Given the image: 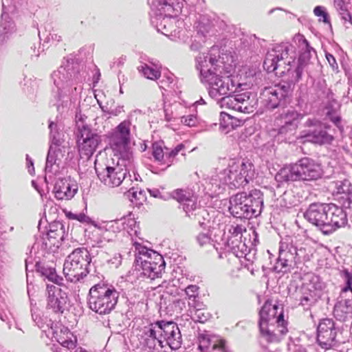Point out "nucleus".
I'll list each match as a JSON object with an SVG mask.
<instances>
[{
    "instance_id": "obj_26",
    "label": "nucleus",
    "mask_w": 352,
    "mask_h": 352,
    "mask_svg": "<svg viewBox=\"0 0 352 352\" xmlns=\"http://www.w3.org/2000/svg\"><path fill=\"white\" fill-rule=\"evenodd\" d=\"M36 271L41 274L42 276L45 277L48 280L52 281L57 285L62 283V277L57 275L54 267H49L41 263H36L35 265Z\"/></svg>"
},
{
    "instance_id": "obj_34",
    "label": "nucleus",
    "mask_w": 352,
    "mask_h": 352,
    "mask_svg": "<svg viewBox=\"0 0 352 352\" xmlns=\"http://www.w3.org/2000/svg\"><path fill=\"white\" fill-rule=\"evenodd\" d=\"M122 225L124 229L126 230L129 234L132 237L133 243L136 241L133 239V236H137L140 241L142 240L140 236V231L139 225L137 223L134 218H124Z\"/></svg>"
},
{
    "instance_id": "obj_38",
    "label": "nucleus",
    "mask_w": 352,
    "mask_h": 352,
    "mask_svg": "<svg viewBox=\"0 0 352 352\" xmlns=\"http://www.w3.org/2000/svg\"><path fill=\"white\" fill-rule=\"evenodd\" d=\"M208 217L209 214L208 211L205 208H202L197 210V212L193 214V217L191 219L197 221L200 228L205 230H208L210 227V222L208 219Z\"/></svg>"
},
{
    "instance_id": "obj_12",
    "label": "nucleus",
    "mask_w": 352,
    "mask_h": 352,
    "mask_svg": "<svg viewBox=\"0 0 352 352\" xmlns=\"http://www.w3.org/2000/svg\"><path fill=\"white\" fill-rule=\"evenodd\" d=\"M329 204L312 203L303 213L304 218L325 234Z\"/></svg>"
},
{
    "instance_id": "obj_16",
    "label": "nucleus",
    "mask_w": 352,
    "mask_h": 352,
    "mask_svg": "<svg viewBox=\"0 0 352 352\" xmlns=\"http://www.w3.org/2000/svg\"><path fill=\"white\" fill-rule=\"evenodd\" d=\"M210 86V94L213 97L223 96L232 91L234 85L228 76L223 77L214 73H210L207 76Z\"/></svg>"
},
{
    "instance_id": "obj_48",
    "label": "nucleus",
    "mask_w": 352,
    "mask_h": 352,
    "mask_svg": "<svg viewBox=\"0 0 352 352\" xmlns=\"http://www.w3.org/2000/svg\"><path fill=\"white\" fill-rule=\"evenodd\" d=\"M280 126L278 129V134L282 135L285 139L289 140L294 135L297 128L285 124H280Z\"/></svg>"
},
{
    "instance_id": "obj_32",
    "label": "nucleus",
    "mask_w": 352,
    "mask_h": 352,
    "mask_svg": "<svg viewBox=\"0 0 352 352\" xmlns=\"http://www.w3.org/2000/svg\"><path fill=\"white\" fill-rule=\"evenodd\" d=\"M199 349L201 352L208 351L212 346H216L220 340L215 337H211L208 333H200L198 336Z\"/></svg>"
},
{
    "instance_id": "obj_15",
    "label": "nucleus",
    "mask_w": 352,
    "mask_h": 352,
    "mask_svg": "<svg viewBox=\"0 0 352 352\" xmlns=\"http://www.w3.org/2000/svg\"><path fill=\"white\" fill-rule=\"evenodd\" d=\"M327 211L328 217L325 229L326 235L330 234L337 229L345 226L348 222L347 214L342 207H339L333 204H329Z\"/></svg>"
},
{
    "instance_id": "obj_13",
    "label": "nucleus",
    "mask_w": 352,
    "mask_h": 352,
    "mask_svg": "<svg viewBox=\"0 0 352 352\" xmlns=\"http://www.w3.org/2000/svg\"><path fill=\"white\" fill-rule=\"evenodd\" d=\"M48 296L47 308L56 314H63L68 309L69 300L67 294L58 287L47 285Z\"/></svg>"
},
{
    "instance_id": "obj_2",
    "label": "nucleus",
    "mask_w": 352,
    "mask_h": 352,
    "mask_svg": "<svg viewBox=\"0 0 352 352\" xmlns=\"http://www.w3.org/2000/svg\"><path fill=\"white\" fill-rule=\"evenodd\" d=\"M135 252V270L138 278L151 280L162 276L166 263L163 256L157 252L148 249L138 241L133 243Z\"/></svg>"
},
{
    "instance_id": "obj_36",
    "label": "nucleus",
    "mask_w": 352,
    "mask_h": 352,
    "mask_svg": "<svg viewBox=\"0 0 352 352\" xmlns=\"http://www.w3.org/2000/svg\"><path fill=\"white\" fill-rule=\"evenodd\" d=\"M330 188L332 190L333 194L346 195V194H349L352 192V185L346 179L333 182L330 186Z\"/></svg>"
},
{
    "instance_id": "obj_62",
    "label": "nucleus",
    "mask_w": 352,
    "mask_h": 352,
    "mask_svg": "<svg viewBox=\"0 0 352 352\" xmlns=\"http://www.w3.org/2000/svg\"><path fill=\"white\" fill-rule=\"evenodd\" d=\"M246 229L243 225H236L232 226L230 232H231L232 237L241 238L243 232H245Z\"/></svg>"
},
{
    "instance_id": "obj_47",
    "label": "nucleus",
    "mask_w": 352,
    "mask_h": 352,
    "mask_svg": "<svg viewBox=\"0 0 352 352\" xmlns=\"http://www.w3.org/2000/svg\"><path fill=\"white\" fill-rule=\"evenodd\" d=\"M183 210L189 218H192L193 214L197 212L199 208H202L197 206L196 197L183 204Z\"/></svg>"
},
{
    "instance_id": "obj_18",
    "label": "nucleus",
    "mask_w": 352,
    "mask_h": 352,
    "mask_svg": "<svg viewBox=\"0 0 352 352\" xmlns=\"http://www.w3.org/2000/svg\"><path fill=\"white\" fill-rule=\"evenodd\" d=\"M77 191L78 186L71 177H59L55 182L54 192L58 199H71Z\"/></svg>"
},
{
    "instance_id": "obj_6",
    "label": "nucleus",
    "mask_w": 352,
    "mask_h": 352,
    "mask_svg": "<svg viewBox=\"0 0 352 352\" xmlns=\"http://www.w3.org/2000/svg\"><path fill=\"white\" fill-rule=\"evenodd\" d=\"M289 45L278 44L267 53L263 67L268 72H274L276 76H283L291 69L294 58L289 55Z\"/></svg>"
},
{
    "instance_id": "obj_39",
    "label": "nucleus",
    "mask_w": 352,
    "mask_h": 352,
    "mask_svg": "<svg viewBox=\"0 0 352 352\" xmlns=\"http://www.w3.org/2000/svg\"><path fill=\"white\" fill-rule=\"evenodd\" d=\"M172 198L176 199L179 203H186L195 198V193L192 190L178 188L173 191L171 193Z\"/></svg>"
},
{
    "instance_id": "obj_59",
    "label": "nucleus",
    "mask_w": 352,
    "mask_h": 352,
    "mask_svg": "<svg viewBox=\"0 0 352 352\" xmlns=\"http://www.w3.org/2000/svg\"><path fill=\"white\" fill-rule=\"evenodd\" d=\"M180 119L183 124L190 127L196 126L198 122L197 117L192 114L184 116Z\"/></svg>"
},
{
    "instance_id": "obj_45",
    "label": "nucleus",
    "mask_w": 352,
    "mask_h": 352,
    "mask_svg": "<svg viewBox=\"0 0 352 352\" xmlns=\"http://www.w3.org/2000/svg\"><path fill=\"white\" fill-rule=\"evenodd\" d=\"M234 241H231V243L232 244V250L233 253L237 256V257H245L246 260L250 261V258H248L249 254H248L247 252V246L245 244L241 241H237V244L234 245Z\"/></svg>"
},
{
    "instance_id": "obj_41",
    "label": "nucleus",
    "mask_w": 352,
    "mask_h": 352,
    "mask_svg": "<svg viewBox=\"0 0 352 352\" xmlns=\"http://www.w3.org/2000/svg\"><path fill=\"white\" fill-rule=\"evenodd\" d=\"M295 255L297 261V265L302 262L308 261L310 259L311 250L306 245L297 246L295 245Z\"/></svg>"
},
{
    "instance_id": "obj_14",
    "label": "nucleus",
    "mask_w": 352,
    "mask_h": 352,
    "mask_svg": "<svg viewBox=\"0 0 352 352\" xmlns=\"http://www.w3.org/2000/svg\"><path fill=\"white\" fill-rule=\"evenodd\" d=\"M161 337L164 345H168L172 350L179 349L182 344V337L177 323L173 321L162 320L160 324Z\"/></svg>"
},
{
    "instance_id": "obj_60",
    "label": "nucleus",
    "mask_w": 352,
    "mask_h": 352,
    "mask_svg": "<svg viewBox=\"0 0 352 352\" xmlns=\"http://www.w3.org/2000/svg\"><path fill=\"white\" fill-rule=\"evenodd\" d=\"M211 237L208 232V230L206 232H201L197 236V241L201 246L206 245L210 242Z\"/></svg>"
},
{
    "instance_id": "obj_58",
    "label": "nucleus",
    "mask_w": 352,
    "mask_h": 352,
    "mask_svg": "<svg viewBox=\"0 0 352 352\" xmlns=\"http://www.w3.org/2000/svg\"><path fill=\"white\" fill-rule=\"evenodd\" d=\"M253 175V165L251 163H240L239 176H248Z\"/></svg>"
},
{
    "instance_id": "obj_31",
    "label": "nucleus",
    "mask_w": 352,
    "mask_h": 352,
    "mask_svg": "<svg viewBox=\"0 0 352 352\" xmlns=\"http://www.w3.org/2000/svg\"><path fill=\"white\" fill-rule=\"evenodd\" d=\"M303 287L322 296L323 290L325 288V283L322 280L320 276L313 274L310 276L309 283L305 284Z\"/></svg>"
},
{
    "instance_id": "obj_52",
    "label": "nucleus",
    "mask_w": 352,
    "mask_h": 352,
    "mask_svg": "<svg viewBox=\"0 0 352 352\" xmlns=\"http://www.w3.org/2000/svg\"><path fill=\"white\" fill-rule=\"evenodd\" d=\"M100 182L109 188H113L120 186L125 177L121 180L120 177H99Z\"/></svg>"
},
{
    "instance_id": "obj_56",
    "label": "nucleus",
    "mask_w": 352,
    "mask_h": 352,
    "mask_svg": "<svg viewBox=\"0 0 352 352\" xmlns=\"http://www.w3.org/2000/svg\"><path fill=\"white\" fill-rule=\"evenodd\" d=\"M352 300V289L342 288L338 301L351 304Z\"/></svg>"
},
{
    "instance_id": "obj_64",
    "label": "nucleus",
    "mask_w": 352,
    "mask_h": 352,
    "mask_svg": "<svg viewBox=\"0 0 352 352\" xmlns=\"http://www.w3.org/2000/svg\"><path fill=\"white\" fill-rule=\"evenodd\" d=\"M340 202L342 204V207L346 208H352V192L342 195L340 199Z\"/></svg>"
},
{
    "instance_id": "obj_27",
    "label": "nucleus",
    "mask_w": 352,
    "mask_h": 352,
    "mask_svg": "<svg viewBox=\"0 0 352 352\" xmlns=\"http://www.w3.org/2000/svg\"><path fill=\"white\" fill-rule=\"evenodd\" d=\"M235 58L232 52L226 51L221 52L218 60H217V65L222 67L226 73L230 74L233 71L235 67Z\"/></svg>"
},
{
    "instance_id": "obj_61",
    "label": "nucleus",
    "mask_w": 352,
    "mask_h": 352,
    "mask_svg": "<svg viewBox=\"0 0 352 352\" xmlns=\"http://www.w3.org/2000/svg\"><path fill=\"white\" fill-rule=\"evenodd\" d=\"M307 61H300V59H298V66L296 67L294 72V79L296 82L299 81L301 79L302 72L305 65H307Z\"/></svg>"
},
{
    "instance_id": "obj_23",
    "label": "nucleus",
    "mask_w": 352,
    "mask_h": 352,
    "mask_svg": "<svg viewBox=\"0 0 352 352\" xmlns=\"http://www.w3.org/2000/svg\"><path fill=\"white\" fill-rule=\"evenodd\" d=\"M321 297L317 293L309 291L308 289L302 287L301 289V296L299 298V305L304 310H309L318 302Z\"/></svg>"
},
{
    "instance_id": "obj_22",
    "label": "nucleus",
    "mask_w": 352,
    "mask_h": 352,
    "mask_svg": "<svg viewBox=\"0 0 352 352\" xmlns=\"http://www.w3.org/2000/svg\"><path fill=\"white\" fill-rule=\"evenodd\" d=\"M303 117V114L292 109L284 111L279 115L278 120L280 124H285L298 129V124Z\"/></svg>"
},
{
    "instance_id": "obj_17",
    "label": "nucleus",
    "mask_w": 352,
    "mask_h": 352,
    "mask_svg": "<svg viewBox=\"0 0 352 352\" xmlns=\"http://www.w3.org/2000/svg\"><path fill=\"white\" fill-rule=\"evenodd\" d=\"M298 140L300 143L310 142L316 144H330L333 137L329 135L322 126L314 129H305L300 132Z\"/></svg>"
},
{
    "instance_id": "obj_54",
    "label": "nucleus",
    "mask_w": 352,
    "mask_h": 352,
    "mask_svg": "<svg viewBox=\"0 0 352 352\" xmlns=\"http://www.w3.org/2000/svg\"><path fill=\"white\" fill-rule=\"evenodd\" d=\"M340 276L344 283L342 288L352 289V273L347 269H344L340 272Z\"/></svg>"
},
{
    "instance_id": "obj_10",
    "label": "nucleus",
    "mask_w": 352,
    "mask_h": 352,
    "mask_svg": "<svg viewBox=\"0 0 352 352\" xmlns=\"http://www.w3.org/2000/svg\"><path fill=\"white\" fill-rule=\"evenodd\" d=\"M131 122L125 120L120 122L109 135V146L113 151H124L131 142Z\"/></svg>"
},
{
    "instance_id": "obj_8",
    "label": "nucleus",
    "mask_w": 352,
    "mask_h": 352,
    "mask_svg": "<svg viewBox=\"0 0 352 352\" xmlns=\"http://www.w3.org/2000/svg\"><path fill=\"white\" fill-rule=\"evenodd\" d=\"M340 334L332 319L324 318L320 321L317 328V341L322 348L330 349L338 342H343Z\"/></svg>"
},
{
    "instance_id": "obj_40",
    "label": "nucleus",
    "mask_w": 352,
    "mask_h": 352,
    "mask_svg": "<svg viewBox=\"0 0 352 352\" xmlns=\"http://www.w3.org/2000/svg\"><path fill=\"white\" fill-rule=\"evenodd\" d=\"M138 70L147 79L157 80L161 77V72L153 69L145 63H142L138 67Z\"/></svg>"
},
{
    "instance_id": "obj_44",
    "label": "nucleus",
    "mask_w": 352,
    "mask_h": 352,
    "mask_svg": "<svg viewBox=\"0 0 352 352\" xmlns=\"http://www.w3.org/2000/svg\"><path fill=\"white\" fill-rule=\"evenodd\" d=\"M32 185L41 196L49 189L47 177H36L32 181Z\"/></svg>"
},
{
    "instance_id": "obj_46",
    "label": "nucleus",
    "mask_w": 352,
    "mask_h": 352,
    "mask_svg": "<svg viewBox=\"0 0 352 352\" xmlns=\"http://www.w3.org/2000/svg\"><path fill=\"white\" fill-rule=\"evenodd\" d=\"M152 155L155 160L162 162L164 158V142H155L152 144Z\"/></svg>"
},
{
    "instance_id": "obj_29",
    "label": "nucleus",
    "mask_w": 352,
    "mask_h": 352,
    "mask_svg": "<svg viewBox=\"0 0 352 352\" xmlns=\"http://www.w3.org/2000/svg\"><path fill=\"white\" fill-rule=\"evenodd\" d=\"M94 168L97 176H110L112 174H118V167H111L107 165L104 159H96L94 163Z\"/></svg>"
},
{
    "instance_id": "obj_3",
    "label": "nucleus",
    "mask_w": 352,
    "mask_h": 352,
    "mask_svg": "<svg viewBox=\"0 0 352 352\" xmlns=\"http://www.w3.org/2000/svg\"><path fill=\"white\" fill-rule=\"evenodd\" d=\"M228 210L236 218L250 219L259 216L263 208V195L259 190L239 192L230 198Z\"/></svg>"
},
{
    "instance_id": "obj_57",
    "label": "nucleus",
    "mask_w": 352,
    "mask_h": 352,
    "mask_svg": "<svg viewBox=\"0 0 352 352\" xmlns=\"http://www.w3.org/2000/svg\"><path fill=\"white\" fill-rule=\"evenodd\" d=\"M209 316V313L205 309L195 311L192 315V318L197 322L204 323L208 320Z\"/></svg>"
},
{
    "instance_id": "obj_4",
    "label": "nucleus",
    "mask_w": 352,
    "mask_h": 352,
    "mask_svg": "<svg viewBox=\"0 0 352 352\" xmlns=\"http://www.w3.org/2000/svg\"><path fill=\"white\" fill-rule=\"evenodd\" d=\"M119 292L111 285L100 282L95 283L89 291L87 305L93 311L106 315L115 308Z\"/></svg>"
},
{
    "instance_id": "obj_1",
    "label": "nucleus",
    "mask_w": 352,
    "mask_h": 352,
    "mask_svg": "<svg viewBox=\"0 0 352 352\" xmlns=\"http://www.w3.org/2000/svg\"><path fill=\"white\" fill-rule=\"evenodd\" d=\"M279 309L278 305L267 300L259 312L260 333L262 338L269 343L279 342L287 332L282 309L278 314Z\"/></svg>"
},
{
    "instance_id": "obj_25",
    "label": "nucleus",
    "mask_w": 352,
    "mask_h": 352,
    "mask_svg": "<svg viewBox=\"0 0 352 352\" xmlns=\"http://www.w3.org/2000/svg\"><path fill=\"white\" fill-rule=\"evenodd\" d=\"M334 317L340 321L345 322L352 319V306L349 303L338 301L333 309Z\"/></svg>"
},
{
    "instance_id": "obj_55",
    "label": "nucleus",
    "mask_w": 352,
    "mask_h": 352,
    "mask_svg": "<svg viewBox=\"0 0 352 352\" xmlns=\"http://www.w3.org/2000/svg\"><path fill=\"white\" fill-rule=\"evenodd\" d=\"M199 287L195 285H188L184 290L186 296L188 297V301L193 300L198 298Z\"/></svg>"
},
{
    "instance_id": "obj_11",
    "label": "nucleus",
    "mask_w": 352,
    "mask_h": 352,
    "mask_svg": "<svg viewBox=\"0 0 352 352\" xmlns=\"http://www.w3.org/2000/svg\"><path fill=\"white\" fill-rule=\"evenodd\" d=\"M295 251V245L292 243L281 241L275 270L278 272H287L292 269L297 267Z\"/></svg>"
},
{
    "instance_id": "obj_9",
    "label": "nucleus",
    "mask_w": 352,
    "mask_h": 352,
    "mask_svg": "<svg viewBox=\"0 0 352 352\" xmlns=\"http://www.w3.org/2000/svg\"><path fill=\"white\" fill-rule=\"evenodd\" d=\"M292 91L291 84L280 82L272 87H265L261 94V102L267 109L276 108L280 102L288 97Z\"/></svg>"
},
{
    "instance_id": "obj_21",
    "label": "nucleus",
    "mask_w": 352,
    "mask_h": 352,
    "mask_svg": "<svg viewBox=\"0 0 352 352\" xmlns=\"http://www.w3.org/2000/svg\"><path fill=\"white\" fill-rule=\"evenodd\" d=\"M220 130L222 133H228L230 131L242 126L243 121L236 118L228 113L221 112L220 114Z\"/></svg>"
},
{
    "instance_id": "obj_50",
    "label": "nucleus",
    "mask_w": 352,
    "mask_h": 352,
    "mask_svg": "<svg viewBox=\"0 0 352 352\" xmlns=\"http://www.w3.org/2000/svg\"><path fill=\"white\" fill-rule=\"evenodd\" d=\"M158 343L161 348H164V341L162 340H155L150 338H144V346L148 349L150 352H154L156 348V344Z\"/></svg>"
},
{
    "instance_id": "obj_28",
    "label": "nucleus",
    "mask_w": 352,
    "mask_h": 352,
    "mask_svg": "<svg viewBox=\"0 0 352 352\" xmlns=\"http://www.w3.org/2000/svg\"><path fill=\"white\" fill-rule=\"evenodd\" d=\"M240 104L241 106V113H252L256 105V100L254 96L251 98V94L248 92L239 94Z\"/></svg>"
},
{
    "instance_id": "obj_42",
    "label": "nucleus",
    "mask_w": 352,
    "mask_h": 352,
    "mask_svg": "<svg viewBox=\"0 0 352 352\" xmlns=\"http://www.w3.org/2000/svg\"><path fill=\"white\" fill-rule=\"evenodd\" d=\"M294 177H279V179H277V177H274L276 182V188H287L288 186L290 184V182H306V181H311L315 180L316 178L314 177H295L294 179H293Z\"/></svg>"
},
{
    "instance_id": "obj_53",
    "label": "nucleus",
    "mask_w": 352,
    "mask_h": 352,
    "mask_svg": "<svg viewBox=\"0 0 352 352\" xmlns=\"http://www.w3.org/2000/svg\"><path fill=\"white\" fill-rule=\"evenodd\" d=\"M249 182L248 177H234V179L230 182V188L234 189L244 188Z\"/></svg>"
},
{
    "instance_id": "obj_35",
    "label": "nucleus",
    "mask_w": 352,
    "mask_h": 352,
    "mask_svg": "<svg viewBox=\"0 0 352 352\" xmlns=\"http://www.w3.org/2000/svg\"><path fill=\"white\" fill-rule=\"evenodd\" d=\"M127 195L131 202L138 207L143 205L146 199L144 190L138 188H130L127 192Z\"/></svg>"
},
{
    "instance_id": "obj_19",
    "label": "nucleus",
    "mask_w": 352,
    "mask_h": 352,
    "mask_svg": "<svg viewBox=\"0 0 352 352\" xmlns=\"http://www.w3.org/2000/svg\"><path fill=\"white\" fill-rule=\"evenodd\" d=\"M65 227L60 221H54L49 226L47 233V239H45V245L47 248L52 247L58 248L64 239Z\"/></svg>"
},
{
    "instance_id": "obj_20",
    "label": "nucleus",
    "mask_w": 352,
    "mask_h": 352,
    "mask_svg": "<svg viewBox=\"0 0 352 352\" xmlns=\"http://www.w3.org/2000/svg\"><path fill=\"white\" fill-rule=\"evenodd\" d=\"M319 166L309 158H303L290 167L292 176L309 175L318 172ZM312 176H314V175Z\"/></svg>"
},
{
    "instance_id": "obj_7",
    "label": "nucleus",
    "mask_w": 352,
    "mask_h": 352,
    "mask_svg": "<svg viewBox=\"0 0 352 352\" xmlns=\"http://www.w3.org/2000/svg\"><path fill=\"white\" fill-rule=\"evenodd\" d=\"M101 136L88 126L79 127L76 133V146L80 157L89 159L101 144Z\"/></svg>"
},
{
    "instance_id": "obj_5",
    "label": "nucleus",
    "mask_w": 352,
    "mask_h": 352,
    "mask_svg": "<svg viewBox=\"0 0 352 352\" xmlns=\"http://www.w3.org/2000/svg\"><path fill=\"white\" fill-rule=\"evenodd\" d=\"M91 254H93V250L90 252L86 248H78L67 257L63 265V273L67 280L76 283L87 275Z\"/></svg>"
},
{
    "instance_id": "obj_33",
    "label": "nucleus",
    "mask_w": 352,
    "mask_h": 352,
    "mask_svg": "<svg viewBox=\"0 0 352 352\" xmlns=\"http://www.w3.org/2000/svg\"><path fill=\"white\" fill-rule=\"evenodd\" d=\"M298 47L300 51V54L298 59L300 61H308L311 58V52L314 51V48L311 47L307 40L302 35H300L297 38Z\"/></svg>"
},
{
    "instance_id": "obj_24",
    "label": "nucleus",
    "mask_w": 352,
    "mask_h": 352,
    "mask_svg": "<svg viewBox=\"0 0 352 352\" xmlns=\"http://www.w3.org/2000/svg\"><path fill=\"white\" fill-rule=\"evenodd\" d=\"M56 336V338L59 346H65L67 348H76L77 340L74 338V340H72L74 338L73 333L69 331L67 327H63L60 330V334H58V331H56L54 332Z\"/></svg>"
},
{
    "instance_id": "obj_63",
    "label": "nucleus",
    "mask_w": 352,
    "mask_h": 352,
    "mask_svg": "<svg viewBox=\"0 0 352 352\" xmlns=\"http://www.w3.org/2000/svg\"><path fill=\"white\" fill-rule=\"evenodd\" d=\"M185 149V145L182 143L179 144L174 149L166 154V157L169 160L173 159L176 155Z\"/></svg>"
},
{
    "instance_id": "obj_43",
    "label": "nucleus",
    "mask_w": 352,
    "mask_h": 352,
    "mask_svg": "<svg viewBox=\"0 0 352 352\" xmlns=\"http://www.w3.org/2000/svg\"><path fill=\"white\" fill-rule=\"evenodd\" d=\"M66 217L69 220H75L80 223L89 224L91 219L84 212H73L72 211H65Z\"/></svg>"
},
{
    "instance_id": "obj_51",
    "label": "nucleus",
    "mask_w": 352,
    "mask_h": 352,
    "mask_svg": "<svg viewBox=\"0 0 352 352\" xmlns=\"http://www.w3.org/2000/svg\"><path fill=\"white\" fill-rule=\"evenodd\" d=\"M31 311L32 320L40 329H45V325L47 327H49L50 324L51 323V320H46V321L44 322L42 317L34 309H32Z\"/></svg>"
},
{
    "instance_id": "obj_49",
    "label": "nucleus",
    "mask_w": 352,
    "mask_h": 352,
    "mask_svg": "<svg viewBox=\"0 0 352 352\" xmlns=\"http://www.w3.org/2000/svg\"><path fill=\"white\" fill-rule=\"evenodd\" d=\"M314 13L316 16L320 17L319 21H322L323 23L327 24L331 23L329 16L328 13L326 12L325 8L320 6H318L315 7V8L314 9Z\"/></svg>"
},
{
    "instance_id": "obj_37",
    "label": "nucleus",
    "mask_w": 352,
    "mask_h": 352,
    "mask_svg": "<svg viewBox=\"0 0 352 352\" xmlns=\"http://www.w3.org/2000/svg\"><path fill=\"white\" fill-rule=\"evenodd\" d=\"M160 324H162V320L156 321L145 327L143 332L144 338L162 340Z\"/></svg>"
},
{
    "instance_id": "obj_30",
    "label": "nucleus",
    "mask_w": 352,
    "mask_h": 352,
    "mask_svg": "<svg viewBox=\"0 0 352 352\" xmlns=\"http://www.w3.org/2000/svg\"><path fill=\"white\" fill-rule=\"evenodd\" d=\"M239 94L223 97L219 101V105L223 109H227L241 112Z\"/></svg>"
}]
</instances>
